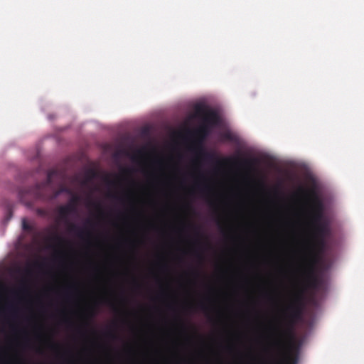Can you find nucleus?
<instances>
[{"mask_svg": "<svg viewBox=\"0 0 364 364\" xmlns=\"http://www.w3.org/2000/svg\"><path fill=\"white\" fill-rule=\"evenodd\" d=\"M195 229H196V230H198V228L196 226V227H195Z\"/></svg>", "mask_w": 364, "mask_h": 364, "instance_id": "obj_28", "label": "nucleus"}, {"mask_svg": "<svg viewBox=\"0 0 364 364\" xmlns=\"http://www.w3.org/2000/svg\"><path fill=\"white\" fill-rule=\"evenodd\" d=\"M22 228L23 230L26 231H31L32 230V226L26 221V219H23L22 220Z\"/></svg>", "mask_w": 364, "mask_h": 364, "instance_id": "obj_13", "label": "nucleus"}, {"mask_svg": "<svg viewBox=\"0 0 364 364\" xmlns=\"http://www.w3.org/2000/svg\"><path fill=\"white\" fill-rule=\"evenodd\" d=\"M80 198L78 196L72 194V198L68 203L66 205H72L73 207V213H75L77 211V204L79 202Z\"/></svg>", "mask_w": 364, "mask_h": 364, "instance_id": "obj_11", "label": "nucleus"}, {"mask_svg": "<svg viewBox=\"0 0 364 364\" xmlns=\"http://www.w3.org/2000/svg\"><path fill=\"white\" fill-rule=\"evenodd\" d=\"M92 205L101 211V205L99 203H92Z\"/></svg>", "mask_w": 364, "mask_h": 364, "instance_id": "obj_17", "label": "nucleus"}, {"mask_svg": "<svg viewBox=\"0 0 364 364\" xmlns=\"http://www.w3.org/2000/svg\"><path fill=\"white\" fill-rule=\"evenodd\" d=\"M58 213L60 220L67 222L69 215L74 213L73 207L72 205H60L58 208Z\"/></svg>", "mask_w": 364, "mask_h": 364, "instance_id": "obj_8", "label": "nucleus"}, {"mask_svg": "<svg viewBox=\"0 0 364 364\" xmlns=\"http://www.w3.org/2000/svg\"><path fill=\"white\" fill-rule=\"evenodd\" d=\"M209 190H210V188H209V186H205L204 187H203V188H200V191H201L202 192H203V191H209Z\"/></svg>", "mask_w": 364, "mask_h": 364, "instance_id": "obj_20", "label": "nucleus"}, {"mask_svg": "<svg viewBox=\"0 0 364 364\" xmlns=\"http://www.w3.org/2000/svg\"><path fill=\"white\" fill-rule=\"evenodd\" d=\"M222 136L223 139L225 140L230 141H234V136L230 132H226L223 133Z\"/></svg>", "mask_w": 364, "mask_h": 364, "instance_id": "obj_14", "label": "nucleus"}, {"mask_svg": "<svg viewBox=\"0 0 364 364\" xmlns=\"http://www.w3.org/2000/svg\"><path fill=\"white\" fill-rule=\"evenodd\" d=\"M196 113L200 115L203 114L202 124L194 132V135L196 137L195 146L200 156L205 161H216L218 163L230 161V159H218L214 154L205 151L203 148V142L210 135L212 128L219 123L218 114L213 110L204 112V109L201 107L196 108Z\"/></svg>", "mask_w": 364, "mask_h": 364, "instance_id": "obj_2", "label": "nucleus"}, {"mask_svg": "<svg viewBox=\"0 0 364 364\" xmlns=\"http://www.w3.org/2000/svg\"><path fill=\"white\" fill-rule=\"evenodd\" d=\"M51 240L56 242L58 245L62 246L66 241L65 240L58 235H55Z\"/></svg>", "mask_w": 364, "mask_h": 364, "instance_id": "obj_12", "label": "nucleus"}, {"mask_svg": "<svg viewBox=\"0 0 364 364\" xmlns=\"http://www.w3.org/2000/svg\"><path fill=\"white\" fill-rule=\"evenodd\" d=\"M19 317V309L13 302H6L0 305V323L3 325L11 326Z\"/></svg>", "mask_w": 364, "mask_h": 364, "instance_id": "obj_5", "label": "nucleus"}, {"mask_svg": "<svg viewBox=\"0 0 364 364\" xmlns=\"http://www.w3.org/2000/svg\"><path fill=\"white\" fill-rule=\"evenodd\" d=\"M68 231L71 233H75L81 239H83L85 235L88 234V232H86L85 229H82L72 223H68Z\"/></svg>", "mask_w": 364, "mask_h": 364, "instance_id": "obj_9", "label": "nucleus"}, {"mask_svg": "<svg viewBox=\"0 0 364 364\" xmlns=\"http://www.w3.org/2000/svg\"><path fill=\"white\" fill-rule=\"evenodd\" d=\"M111 196L113 198H117V196L115 195H112Z\"/></svg>", "mask_w": 364, "mask_h": 364, "instance_id": "obj_27", "label": "nucleus"}, {"mask_svg": "<svg viewBox=\"0 0 364 364\" xmlns=\"http://www.w3.org/2000/svg\"><path fill=\"white\" fill-rule=\"evenodd\" d=\"M51 174H52L51 172H49L48 174V179H47V181H46L47 184H50L51 183Z\"/></svg>", "mask_w": 364, "mask_h": 364, "instance_id": "obj_18", "label": "nucleus"}, {"mask_svg": "<svg viewBox=\"0 0 364 364\" xmlns=\"http://www.w3.org/2000/svg\"><path fill=\"white\" fill-rule=\"evenodd\" d=\"M240 161L242 163L243 165H245L247 167H251L255 164L254 159H244L240 160Z\"/></svg>", "mask_w": 364, "mask_h": 364, "instance_id": "obj_15", "label": "nucleus"}, {"mask_svg": "<svg viewBox=\"0 0 364 364\" xmlns=\"http://www.w3.org/2000/svg\"><path fill=\"white\" fill-rule=\"evenodd\" d=\"M315 237L318 238L328 239L331 235V228L328 221L314 225Z\"/></svg>", "mask_w": 364, "mask_h": 364, "instance_id": "obj_7", "label": "nucleus"}, {"mask_svg": "<svg viewBox=\"0 0 364 364\" xmlns=\"http://www.w3.org/2000/svg\"><path fill=\"white\" fill-rule=\"evenodd\" d=\"M327 249V239L314 237V241L311 245L305 262L318 264L321 256Z\"/></svg>", "mask_w": 364, "mask_h": 364, "instance_id": "obj_6", "label": "nucleus"}, {"mask_svg": "<svg viewBox=\"0 0 364 364\" xmlns=\"http://www.w3.org/2000/svg\"><path fill=\"white\" fill-rule=\"evenodd\" d=\"M317 264L316 263H311L305 262L304 268V287L305 288L311 289H318L321 285V281L316 272Z\"/></svg>", "mask_w": 364, "mask_h": 364, "instance_id": "obj_4", "label": "nucleus"}, {"mask_svg": "<svg viewBox=\"0 0 364 364\" xmlns=\"http://www.w3.org/2000/svg\"><path fill=\"white\" fill-rule=\"evenodd\" d=\"M52 347L55 348H58V346L57 344H53H53H52Z\"/></svg>", "mask_w": 364, "mask_h": 364, "instance_id": "obj_22", "label": "nucleus"}, {"mask_svg": "<svg viewBox=\"0 0 364 364\" xmlns=\"http://www.w3.org/2000/svg\"><path fill=\"white\" fill-rule=\"evenodd\" d=\"M199 307L201 310H203V311H206L208 310V307L206 305H205L204 304H200L199 305Z\"/></svg>", "mask_w": 364, "mask_h": 364, "instance_id": "obj_16", "label": "nucleus"}, {"mask_svg": "<svg viewBox=\"0 0 364 364\" xmlns=\"http://www.w3.org/2000/svg\"><path fill=\"white\" fill-rule=\"evenodd\" d=\"M106 182L107 183V184L111 186L114 184V182L113 181L109 180V178H106Z\"/></svg>", "mask_w": 364, "mask_h": 364, "instance_id": "obj_19", "label": "nucleus"}, {"mask_svg": "<svg viewBox=\"0 0 364 364\" xmlns=\"http://www.w3.org/2000/svg\"><path fill=\"white\" fill-rule=\"evenodd\" d=\"M26 272L27 273H28V272H30V270H29L28 269H26Z\"/></svg>", "mask_w": 364, "mask_h": 364, "instance_id": "obj_26", "label": "nucleus"}, {"mask_svg": "<svg viewBox=\"0 0 364 364\" xmlns=\"http://www.w3.org/2000/svg\"><path fill=\"white\" fill-rule=\"evenodd\" d=\"M86 223H87V224H90V225L92 223H91V221H90V220H87L86 221Z\"/></svg>", "mask_w": 364, "mask_h": 364, "instance_id": "obj_23", "label": "nucleus"}, {"mask_svg": "<svg viewBox=\"0 0 364 364\" xmlns=\"http://www.w3.org/2000/svg\"><path fill=\"white\" fill-rule=\"evenodd\" d=\"M299 191L310 196L311 219L314 225L327 221L324 218V207L322 201L313 191H306L303 188Z\"/></svg>", "mask_w": 364, "mask_h": 364, "instance_id": "obj_3", "label": "nucleus"}, {"mask_svg": "<svg viewBox=\"0 0 364 364\" xmlns=\"http://www.w3.org/2000/svg\"><path fill=\"white\" fill-rule=\"evenodd\" d=\"M198 257L200 259H201V258H202V256H201V255H200V254H198Z\"/></svg>", "mask_w": 364, "mask_h": 364, "instance_id": "obj_24", "label": "nucleus"}, {"mask_svg": "<svg viewBox=\"0 0 364 364\" xmlns=\"http://www.w3.org/2000/svg\"><path fill=\"white\" fill-rule=\"evenodd\" d=\"M109 335L110 336H112V338H116L115 334H114V333H109Z\"/></svg>", "mask_w": 364, "mask_h": 364, "instance_id": "obj_21", "label": "nucleus"}, {"mask_svg": "<svg viewBox=\"0 0 364 364\" xmlns=\"http://www.w3.org/2000/svg\"><path fill=\"white\" fill-rule=\"evenodd\" d=\"M304 289H299L294 293L290 302L284 311L282 325L277 331L274 346L282 353L280 364H296L298 348L294 342L293 330L296 323L301 320L304 309Z\"/></svg>", "mask_w": 364, "mask_h": 364, "instance_id": "obj_1", "label": "nucleus"}, {"mask_svg": "<svg viewBox=\"0 0 364 364\" xmlns=\"http://www.w3.org/2000/svg\"><path fill=\"white\" fill-rule=\"evenodd\" d=\"M124 171L125 173H127V172H129V170H128V169H124Z\"/></svg>", "mask_w": 364, "mask_h": 364, "instance_id": "obj_25", "label": "nucleus"}, {"mask_svg": "<svg viewBox=\"0 0 364 364\" xmlns=\"http://www.w3.org/2000/svg\"><path fill=\"white\" fill-rule=\"evenodd\" d=\"M62 193L72 195L73 192L70 188H68L67 186H62L58 190H55V191H53L52 196L50 197V199L51 200L55 199Z\"/></svg>", "mask_w": 364, "mask_h": 364, "instance_id": "obj_10", "label": "nucleus"}]
</instances>
